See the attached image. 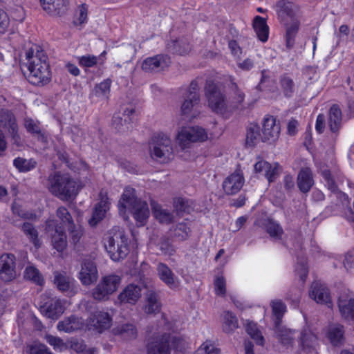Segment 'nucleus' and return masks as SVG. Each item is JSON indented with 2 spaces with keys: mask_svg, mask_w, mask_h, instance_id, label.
I'll use <instances>...</instances> for the list:
<instances>
[{
  "mask_svg": "<svg viewBox=\"0 0 354 354\" xmlns=\"http://www.w3.org/2000/svg\"><path fill=\"white\" fill-rule=\"evenodd\" d=\"M68 231L69 232L70 241L73 245L79 243L82 234L83 230L81 227L76 226L74 223L68 226Z\"/></svg>",
  "mask_w": 354,
  "mask_h": 354,
  "instance_id": "4d7b16f0",
  "label": "nucleus"
},
{
  "mask_svg": "<svg viewBox=\"0 0 354 354\" xmlns=\"http://www.w3.org/2000/svg\"><path fill=\"white\" fill-rule=\"evenodd\" d=\"M84 326L83 320L75 315L64 319L57 324V329L66 333H71L81 329Z\"/></svg>",
  "mask_w": 354,
  "mask_h": 354,
  "instance_id": "c85d7f7f",
  "label": "nucleus"
},
{
  "mask_svg": "<svg viewBox=\"0 0 354 354\" xmlns=\"http://www.w3.org/2000/svg\"><path fill=\"white\" fill-rule=\"evenodd\" d=\"M129 208L138 225L143 226L149 216V209L147 203L136 196V190L132 187H127L118 203L120 213H124Z\"/></svg>",
  "mask_w": 354,
  "mask_h": 354,
  "instance_id": "7ed1b4c3",
  "label": "nucleus"
},
{
  "mask_svg": "<svg viewBox=\"0 0 354 354\" xmlns=\"http://www.w3.org/2000/svg\"><path fill=\"white\" fill-rule=\"evenodd\" d=\"M261 139L260 128L257 124H251L247 130L246 144L254 146Z\"/></svg>",
  "mask_w": 354,
  "mask_h": 354,
  "instance_id": "09e8293b",
  "label": "nucleus"
},
{
  "mask_svg": "<svg viewBox=\"0 0 354 354\" xmlns=\"http://www.w3.org/2000/svg\"><path fill=\"white\" fill-rule=\"evenodd\" d=\"M56 215L61 222L67 227L74 223L71 214L65 207H59L56 211Z\"/></svg>",
  "mask_w": 354,
  "mask_h": 354,
  "instance_id": "13d9d810",
  "label": "nucleus"
},
{
  "mask_svg": "<svg viewBox=\"0 0 354 354\" xmlns=\"http://www.w3.org/2000/svg\"><path fill=\"white\" fill-rule=\"evenodd\" d=\"M30 354H53L48 347L42 344H34L30 347Z\"/></svg>",
  "mask_w": 354,
  "mask_h": 354,
  "instance_id": "774afa93",
  "label": "nucleus"
},
{
  "mask_svg": "<svg viewBox=\"0 0 354 354\" xmlns=\"http://www.w3.org/2000/svg\"><path fill=\"white\" fill-rule=\"evenodd\" d=\"M115 333L125 339H133L137 337V329L133 324H125L118 326Z\"/></svg>",
  "mask_w": 354,
  "mask_h": 354,
  "instance_id": "a19ab883",
  "label": "nucleus"
},
{
  "mask_svg": "<svg viewBox=\"0 0 354 354\" xmlns=\"http://www.w3.org/2000/svg\"><path fill=\"white\" fill-rule=\"evenodd\" d=\"M153 216L160 223L169 224L174 221V215L168 209L162 208L155 201L151 203Z\"/></svg>",
  "mask_w": 354,
  "mask_h": 354,
  "instance_id": "7c9ffc66",
  "label": "nucleus"
},
{
  "mask_svg": "<svg viewBox=\"0 0 354 354\" xmlns=\"http://www.w3.org/2000/svg\"><path fill=\"white\" fill-rule=\"evenodd\" d=\"M103 241L106 251L114 261L124 259L129 252L128 239L123 232L108 233Z\"/></svg>",
  "mask_w": 354,
  "mask_h": 354,
  "instance_id": "20e7f679",
  "label": "nucleus"
},
{
  "mask_svg": "<svg viewBox=\"0 0 354 354\" xmlns=\"http://www.w3.org/2000/svg\"><path fill=\"white\" fill-rule=\"evenodd\" d=\"M17 277L16 257L13 254L4 253L0 256V280L10 282Z\"/></svg>",
  "mask_w": 354,
  "mask_h": 354,
  "instance_id": "f8f14e48",
  "label": "nucleus"
},
{
  "mask_svg": "<svg viewBox=\"0 0 354 354\" xmlns=\"http://www.w3.org/2000/svg\"><path fill=\"white\" fill-rule=\"evenodd\" d=\"M299 23L297 19L292 20L290 25L286 28V46L288 48H292L295 44V39L299 30Z\"/></svg>",
  "mask_w": 354,
  "mask_h": 354,
  "instance_id": "de8ad7c7",
  "label": "nucleus"
},
{
  "mask_svg": "<svg viewBox=\"0 0 354 354\" xmlns=\"http://www.w3.org/2000/svg\"><path fill=\"white\" fill-rule=\"evenodd\" d=\"M140 286L131 283L127 285L118 295L115 304L120 306L127 304L135 305L142 295Z\"/></svg>",
  "mask_w": 354,
  "mask_h": 354,
  "instance_id": "4468645a",
  "label": "nucleus"
},
{
  "mask_svg": "<svg viewBox=\"0 0 354 354\" xmlns=\"http://www.w3.org/2000/svg\"><path fill=\"white\" fill-rule=\"evenodd\" d=\"M24 278L32 281L34 283L42 286L44 284V279L39 270L33 266H28L24 272Z\"/></svg>",
  "mask_w": 354,
  "mask_h": 354,
  "instance_id": "79ce46f5",
  "label": "nucleus"
},
{
  "mask_svg": "<svg viewBox=\"0 0 354 354\" xmlns=\"http://www.w3.org/2000/svg\"><path fill=\"white\" fill-rule=\"evenodd\" d=\"M297 186L303 193L308 192L314 185L312 171L308 167L302 168L297 175Z\"/></svg>",
  "mask_w": 354,
  "mask_h": 354,
  "instance_id": "bb28decb",
  "label": "nucleus"
},
{
  "mask_svg": "<svg viewBox=\"0 0 354 354\" xmlns=\"http://www.w3.org/2000/svg\"><path fill=\"white\" fill-rule=\"evenodd\" d=\"M279 88L285 97L291 98L297 92L298 86L290 74L283 73L279 77Z\"/></svg>",
  "mask_w": 354,
  "mask_h": 354,
  "instance_id": "393cba45",
  "label": "nucleus"
},
{
  "mask_svg": "<svg viewBox=\"0 0 354 354\" xmlns=\"http://www.w3.org/2000/svg\"><path fill=\"white\" fill-rule=\"evenodd\" d=\"M45 10L50 14L55 13L60 15L64 13L66 10L68 4L67 0H39Z\"/></svg>",
  "mask_w": 354,
  "mask_h": 354,
  "instance_id": "c756f323",
  "label": "nucleus"
},
{
  "mask_svg": "<svg viewBox=\"0 0 354 354\" xmlns=\"http://www.w3.org/2000/svg\"><path fill=\"white\" fill-rule=\"evenodd\" d=\"M205 96L209 108L216 113H223L226 108V98L221 89L212 81L205 86Z\"/></svg>",
  "mask_w": 354,
  "mask_h": 354,
  "instance_id": "1a4fd4ad",
  "label": "nucleus"
},
{
  "mask_svg": "<svg viewBox=\"0 0 354 354\" xmlns=\"http://www.w3.org/2000/svg\"><path fill=\"white\" fill-rule=\"evenodd\" d=\"M174 207L178 214L189 213L192 209L189 201L182 197L174 200Z\"/></svg>",
  "mask_w": 354,
  "mask_h": 354,
  "instance_id": "864d4df0",
  "label": "nucleus"
},
{
  "mask_svg": "<svg viewBox=\"0 0 354 354\" xmlns=\"http://www.w3.org/2000/svg\"><path fill=\"white\" fill-rule=\"evenodd\" d=\"M156 270L159 279L169 288L175 289L178 286V277L165 263H159Z\"/></svg>",
  "mask_w": 354,
  "mask_h": 354,
  "instance_id": "4be33fe9",
  "label": "nucleus"
},
{
  "mask_svg": "<svg viewBox=\"0 0 354 354\" xmlns=\"http://www.w3.org/2000/svg\"><path fill=\"white\" fill-rule=\"evenodd\" d=\"M322 176L325 181V185L329 190L336 194H341L339 192H338L337 186L329 170L326 169L322 170Z\"/></svg>",
  "mask_w": 354,
  "mask_h": 354,
  "instance_id": "5fc2aeb1",
  "label": "nucleus"
},
{
  "mask_svg": "<svg viewBox=\"0 0 354 354\" xmlns=\"http://www.w3.org/2000/svg\"><path fill=\"white\" fill-rule=\"evenodd\" d=\"M111 84V80L106 79L99 84H97L90 93V98L92 100H95V98L97 100L106 98L110 91Z\"/></svg>",
  "mask_w": 354,
  "mask_h": 354,
  "instance_id": "e433bc0d",
  "label": "nucleus"
},
{
  "mask_svg": "<svg viewBox=\"0 0 354 354\" xmlns=\"http://www.w3.org/2000/svg\"><path fill=\"white\" fill-rule=\"evenodd\" d=\"M255 173L264 176L270 183L279 176V165L274 163L271 165L267 161L261 160L256 162L254 165Z\"/></svg>",
  "mask_w": 354,
  "mask_h": 354,
  "instance_id": "aec40b11",
  "label": "nucleus"
},
{
  "mask_svg": "<svg viewBox=\"0 0 354 354\" xmlns=\"http://www.w3.org/2000/svg\"><path fill=\"white\" fill-rule=\"evenodd\" d=\"M238 326V320L236 316L229 311L225 312L223 324V331L226 333H230L237 328Z\"/></svg>",
  "mask_w": 354,
  "mask_h": 354,
  "instance_id": "a18cd8bd",
  "label": "nucleus"
},
{
  "mask_svg": "<svg viewBox=\"0 0 354 354\" xmlns=\"http://www.w3.org/2000/svg\"><path fill=\"white\" fill-rule=\"evenodd\" d=\"M21 230L36 248L40 247L41 243L38 239V232L32 223L29 222L24 223Z\"/></svg>",
  "mask_w": 354,
  "mask_h": 354,
  "instance_id": "37998d69",
  "label": "nucleus"
},
{
  "mask_svg": "<svg viewBox=\"0 0 354 354\" xmlns=\"http://www.w3.org/2000/svg\"><path fill=\"white\" fill-rule=\"evenodd\" d=\"M160 310V303L158 294L153 290H149L146 295V302L143 310L146 314H156Z\"/></svg>",
  "mask_w": 354,
  "mask_h": 354,
  "instance_id": "2f4dec72",
  "label": "nucleus"
},
{
  "mask_svg": "<svg viewBox=\"0 0 354 354\" xmlns=\"http://www.w3.org/2000/svg\"><path fill=\"white\" fill-rule=\"evenodd\" d=\"M309 296L318 304H324L328 307L332 305L331 298L328 288L319 282L312 283L309 291Z\"/></svg>",
  "mask_w": 354,
  "mask_h": 354,
  "instance_id": "6ab92c4d",
  "label": "nucleus"
},
{
  "mask_svg": "<svg viewBox=\"0 0 354 354\" xmlns=\"http://www.w3.org/2000/svg\"><path fill=\"white\" fill-rule=\"evenodd\" d=\"M196 354H219V350L209 342H205L197 350Z\"/></svg>",
  "mask_w": 354,
  "mask_h": 354,
  "instance_id": "e2e57ef3",
  "label": "nucleus"
},
{
  "mask_svg": "<svg viewBox=\"0 0 354 354\" xmlns=\"http://www.w3.org/2000/svg\"><path fill=\"white\" fill-rule=\"evenodd\" d=\"M110 201L106 193H100V202L95 205L92 218L89 220L91 225H96L103 219L106 212L109 209Z\"/></svg>",
  "mask_w": 354,
  "mask_h": 354,
  "instance_id": "5701e85b",
  "label": "nucleus"
},
{
  "mask_svg": "<svg viewBox=\"0 0 354 354\" xmlns=\"http://www.w3.org/2000/svg\"><path fill=\"white\" fill-rule=\"evenodd\" d=\"M280 131V124L277 122L276 119L273 116H266L263 120L261 139L263 141L273 142L279 138Z\"/></svg>",
  "mask_w": 354,
  "mask_h": 354,
  "instance_id": "a211bd4d",
  "label": "nucleus"
},
{
  "mask_svg": "<svg viewBox=\"0 0 354 354\" xmlns=\"http://www.w3.org/2000/svg\"><path fill=\"white\" fill-rule=\"evenodd\" d=\"M47 189L54 196L63 201L73 200L80 190L78 181L68 174L53 171L47 178Z\"/></svg>",
  "mask_w": 354,
  "mask_h": 354,
  "instance_id": "f03ea898",
  "label": "nucleus"
},
{
  "mask_svg": "<svg viewBox=\"0 0 354 354\" xmlns=\"http://www.w3.org/2000/svg\"><path fill=\"white\" fill-rule=\"evenodd\" d=\"M98 272L95 263L91 260H85L82 263L79 272V279L84 286H90L97 281Z\"/></svg>",
  "mask_w": 354,
  "mask_h": 354,
  "instance_id": "dca6fc26",
  "label": "nucleus"
},
{
  "mask_svg": "<svg viewBox=\"0 0 354 354\" xmlns=\"http://www.w3.org/2000/svg\"><path fill=\"white\" fill-rule=\"evenodd\" d=\"M266 230L274 239H280L283 234L282 227L272 220H268L266 224Z\"/></svg>",
  "mask_w": 354,
  "mask_h": 354,
  "instance_id": "8fccbe9b",
  "label": "nucleus"
},
{
  "mask_svg": "<svg viewBox=\"0 0 354 354\" xmlns=\"http://www.w3.org/2000/svg\"><path fill=\"white\" fill-rule=\"evenodd\" d=\"M40 311L45 317L55 320L64 313V307L61 299L46 292L41 296Z\"/></svg>",
  "mask_w": 354,
  "mask_h": 354,
  "instance_id": "0eeeda50",
  "label": "nucleus"
},
{
  "mask_svg": "<svg viewBox=\"0 0 354 354\" xmlns=\"http://www.w3.org/2000/svg\"><path fill=\"white\" fill-rule=\"evenodd\" d=\"M170 62L167 55H158L145 59L142 64V68L147 73L158 72L167 67Z\"/></svg>",
  "mask_w": 354,
  "mask_h": 354,
  "instance_id": "f3484780",
  "label": "nucleus"
},
{
  "mask_svg": "<svg viewBox=\"0 0 354 354\" xmlns=\"http://www.w3.org/2000/svg\"><path fill=\"white\" fill-rule=\"evenodd\" d=\"M13 165L20 172H28L35 169L37 162L33 158L25 159L19 157L14 160Z\"/></svg>",
  "mask_w": 354,
  "mask_h": 354,
  "instance_id": "c03bdc74",
  "label": "nucleus"
},
{
  "mask_svg": "<svg viewBox=\"0 0 354 354\" xmlns=\"http://www.w3.org/2000/svg\"><path fill=\"white\" fill-rule=\"evenodd\" d=\"M243 182L244 179L242 175L239 172H234L223 181V190L228 195L235 194L241 189Z\"/></svg>",
  "mask_w": 354,
  "mask_h": 354,
  "instance_id": "a878e982",
  "label": "nucleus"
},
{
  "mask_svg": "<svg viewBox=\"0 0 354 354\" xmlns=\"http://www.w3.org/2000/svg\"><path fill=\"white\" fill-rule=\"evenodd\" d=\"M271 307L276 326L280 324L281 318L286 310V306L281 300H274L271 302Z\"/></svg>",
  "mask_w": 354,
  "mask_h": 354,
  "instance_id": "49530a36",
  "label": "nucleus"
},
{
  "mask_svg": "<svg viewBox=\"0 0 354 354\" xmlns=\"http://www.w3.org/2000/svg\"><path fill=\"white\" fill-rule=\"evenodd\" d=\"M180 339L176 337H172L169 334H163L160 337L153 338L147 344L148 354H170V342L174 348H178L176 343Z\"/></svg>",
  "mask_w": 354,
  "mask_h": 354,
  "instance_id": "9b49d317",
  "label": "nucleus"
},
{
  "mask_svg": "<svg viewBox=\"0 0 354 354\" xmlns=\"http://www.w3.org/2000/svg\"><path fill=\"white\" fill-rule=\"evenodd\" d=\"M328 124L332 133H338L342 125V111L336 104L333 105L329 110Z\"/></svg>",
  "mask_w": 354,
  "mask_h": 354,
  "instance_id": "473e14b6",
  "label": "nucleus"
},
{
  "mask_svg": "<svg viewBox=\"0 0 354 354\" xmlns=\"http://www.w3.org/2000/svg\"><path fill=\"white\" fill-rule=\"evenodd\" d=\"M198 79L191 82L187 90L184 93V101L181 106V112L186 115L191 112L194 106L199 103L200 95L198 93Z\"/></svg>",
  "mask_w": 354,
  "mask_h": 354,
  "instance_id": "ddd939ff",
  "label": "nucleus"
},
{
  "mask_svg": "<svg viewBox=\"0 0 354 354\" xmlns=\"http://www.w3.org/2000/svg\"><path fill=\"white\" fill-rule=\"evenodd\" d=\"M207 138L205 130L200 127H183L177 135V143L183 149L189 147L191 142H203Z\"/></svg>",
  "mask_w": 354,
  "mask_h": 354,
  "instance_id": "6e6552de",
  "label": "nucleus"
},
{
  "mask_svg": "<svg viewBox=\"0 0 354 354\" xmlns=\"http://www.w3.org/2000/svg\"><path fill=\"white\" fill-rule=\"evenodd\" d=\"M168 48L174 53L181 55L187 54L191 49L189 44L183 40L174 41Z\"/></svg>",
  "mask_w": 354,
  "mask_h": 354,
  "instance_id": "603ef678",
  "label": "nucleus"
},
{
  "mask_svg": "<svg viewBox=\"0 0 354 354\" xmlns=\"http://www.w3.org/2000/svg\"><path fill=\"white\" fill-rule=\"evenodd\" d=\"M253 28L259 40L263 42L268 40L269 28L264 18L256 16L253 21Z\"/></svg>",
  "mask_w": 354,
  "mask_h": 354,
  "instance_id": "c9c22d12",
  "label": "nucleus"
},
{
  "mask_svg": "<svg viewBox=\"0 0 354 354\" xmlns=\"http://www.w3.org/2000/svg\"><path fill=\"white\" fill-rule=\"evenodd\" d=\"M0 128L7 129L15 142L20 140L16 118L11 111L7 109L0 110Z\"/></svg>",
  "mask_w": 354,
  "mask_h": 354,
  "instance_id": "2eb2a0df",
  "label": "nucleus"
},
{
  "mask_svg": "<svg viewBox=\"0 0 354 354\" xmlns=\"http://www.w3.org/2000/svg\"><path fill=\"white\" fill-rule=\"evenodd\" d=\"M296 272L299 276L301 280L304 283L307 277L308 270L306 266V259H303L297 262L296 267Z\"/></svg>",
  "mask_w": 354,
  "mask_h": 354,
  "instance_id": "0e129e2a",
  "label": "nucleus"
},
{
  "mask_svg": "<svg viewBox=\"0 0 354 354\" xmlns=\"http://www.w3.org/2000/svg\"><path fill=\"white\" fill-rule=\"evenodd\" d=\"M150 153L151 158L160 163L171 161L174 156L171 139L163 133L154 136L151 143Z\"/></svg>",
  "mask_w": 354,
  "mask_h": 354,
  "instance_id": "39448f33",
  "label": "nucleus"
},
{
  "mask_svg": "<svg viewBox=\"0 0 354 354\" xmlns=\"http://www.w3.org/2000/svg\"><path fill=\"white\" fill-rule=\"evenodd\" d=\"M54 283L59 290L66 292L73 287L74 280L66 273L56 271L54 272Z\"/></svg>",
  "mask_w": 354,
  "mask_h": 354,
  "instance_id": "4c0bfd02",
  "label": "nucleus"
},
{
  "mask_svg": "<svg viewBox=\"0 0 354 354\" xmlns=\"http://www.w3.org/2000/svg\"><path fill=\"white\" fill-rule=\"evenodd\" d=\"M190 234V229L185 223H179L171 230V236L177 241L186 240Z\"/></svg>",
  "mask_w": 354,
  "mask_h": 354,
  "instance_id": "ea45409f",
  "label": "nucleus"
},
{
  "mask_svg": "<svg viewBox=\"0 0 354 354\" xmlns=\"http://www.w3.org/2000/svg\"><path fill=\"white\" fill-rule=\"evenodd\" d=\"M46 232L50 238L51 245L59 252H62L67 247V236L62 226L57 221L48 220L46 223Z\"/></svg>",
  "mask_w": 354,
  "mask_h": 354,
  "instance_id": "9d476101",
  "label": "nucleus"
},
{
  "mask_svg": "<svg viewBox=\"0 0 354 354\" xmlns=\"http://www.w3.org/2000/svg\"><path fill=\"white\" fill-rule=\"evenodd\" d=\"M45 339L55 350L62 351L64 347V343L60 337L52 335H46Z\"/></svg>",
  "mask_w": 354,
  "mask_h": 354,
  "instance_id": "680f3d73",
  "label": "nucleus"
},
{
  "mask_svg": "<svg viewBox=\"0 0 354 354\" xmlns=\"http://www.w3.org/2000/svg\"><path fill=\"white\" fill-rule=\"evenodd\" d=\"M277 11L281 19L289 17L292 20L295 19L296 6L291 2L284 0L279 1L277 4Z\"/></svg>",
  "mask_w": 354,
  "mask_h": 354,
  "instance_id": "f704fd0d",
  "label": "nucleus"
},
{
  "mask_svg": "<svg viewBox=\"0 0 354 354\" xmlns=\"http://www.w3.org/2000/svg\"><path fill=\"white\" fill-rule=\"evenodd\" d=\"M327 336L333 346H341L344 342V330L343 326L340 324H333L330 326Z\"/></svg>",
  "mask_w": 354,
  "mask_h": 354,
  "instance_id": "72a5a7b5",
  "label": "nucleus"
},
{
  "mask_svg": "<svg viewBox=\"0 0 354 354\" xmlns=\"http://www.w3.org/2000/svg\"><path fill=\"white\" fill-rule=\"evenodd\" d=\"M98 57L94 55H86L78 57L79 64L82 67L90 68L95 66L98 62Z\"/></svg>",
  "mask_w": 354,
  "mask_h": 354,
  "instance_id": "bf43d9fd",
  "label": "nucleus"
},
{
  "mask_svg": "<svg viewBox=\"0 0 354 354\" xmlns=\"http://www.w3.org/2000/svg\"><path fill=\"white\" fill-rule=\"evenodd\" d=\"M338 307L342 317L346 320L354 319V297L348 294L340 295Z\"/></svg>",
  "mask_w": 354,
  "mask_h": 354,
  "instance_id": "412c9836",
  "label": "nucleus"
},
{
  "mask_svg": "<svg viewBox=\"0 0 354 354\" xmlns=\"http://www.w3.org/2000/svg\"><path fill=\"white\" fill-rule=\"evenodd\" d=\"M231 89L233 92V102L236 104V106L241 105L245 99V94L238 87L237 84L234 82H232Z\"/></svg>",
  "mask_w": 354,
  "mask_h": 354,
  "instance_id": "052dcab7",
  "label": "nucleus"
},
{
  "mask_svg": "<svg viewBox=\"0 0 354 354\" xmlns=\"http://www.w3.org/2000/svg\"><path fill=\"white\" fill-rule=\"evenodd\" d=\"M112 319L106 312L96 311L89 318V324L99 332H102L111 326Z\"/></svg>",
  "mask_w": 354,
  "mask_h": 354,
  "instance_id": "b1692460",
  "label": "nucleus"
},
{
  "mask_svg": "<svg viewBox=\"0 0 354 354\" xmlns=\"http://www.w3.org/2000/svg\"><path fill=\"white\" fill-rule=\"evenodd\" d=\"M214 289L217 295L225 296L226 292L225 280L223 277H218L214 281Z\"/></svg>",
  "mask_w": 354,
  "mask_h": 354,
  "instance_id": "69168bd1",
  "label": "nucleus"
},
{
  "mask_svg": "<svg viewBox=\"0 0 354 354\" xmlns=\"http://www.w3.org/2000/svg\"><path fill=\"white\" fill-rule=\"evenodd\" d=\"M24 126L27 131L37 137L39 141L45 144L48 142V136L44 130L41 129L38 121L29 118H25Z\"/></svg>",
  "mask_w": 354,
  "mask_h": 354,
  "instance_id": "cd10ccee",
  "label": "nucleus"
},
{
  "mask_svg": "<svg viewBox=\"0 0 354 354\" xmlns=\"http://www.w3.org/2000/svg\"><path fill=\"white\" fill-rule=\"evenodd\" d=\"M30 74L28 81L34 85L43 86L48 84L51 77L48 57L40 46L35 45L26 53Z\"/></svg>",
  "mask_w": 354,
  "mask_h": 354,
  "instance_id": "f257e3e1",
  "label": "nucleus"
},
{
  "mask_svg": "<svg viewBox=\"0 0 354 354\" xmlns=\"http://www.w3.org/2000/svg\"><path fill=\"white\" fill-rule=\"evenodd\" d=\"M246 331L248 334L253 339L257 344L263 345L264 338L261 333L257 328V324L253 322H249L246 326Z\"/></svg>",
  "mask_w": 354,
  "mask_h": 354,
  "instance_id": "3c124183",
  "label": "nucleus"
},
{
  "mask_svg": "<svg viewBox=\"0 0 354 354\" xmlns=\"http://www.w3.org/2000/svg\"><path fill=\"white\" fill-rule=\"evenodd\" d=\"M10 25V19L8 14L0 8V33L3 34Z\"/></svg>",
  "mask_w": 354,
  "mask_h": 354,
  "instance_id": "338daca9",
  "label": "nucleus"
},
{
  "mask_svg": "<svg viewBox=\"0 0 354 354\" xmlns=\"http://www.w3.org/2000/svg\"><path fill=\"white\" fill-rule=\"evenodd\" d=\"M122 279L117 274H108L101 278L97 286L91 290L94 300L102 301L108 300L121 283Z\"/></svg>",
  "mask_w": 354,
  "mask_h": 354,
  "instance_id": "423d86ee",
  "label": "nucleus"
},
{
  "mask_svg": "<svg viewBox=\"0 0 354 354\" xmlns=\"http://www.w3.org/2000/svg\"><path fill=\"white\" fill-rule=\"evenodd\" d=\"M301 346L303 350L310 352L315 348L317 337L308 329H304L301 333Z\"/></svg>",
  "mask_w": 354,
  "mask_h": 354,
  "instance_id": "58836bf2",
  "label": "nucleus"
},
{
  "mask_svg": "<svg viewBox=\"0 0 354 354\" xmlns=\"http://www.w3.org/2000/svg\"><path fill=\"white\" fill-rule=\"evenodd\" d=\"M277 335L279 341L285 346L290 345L293 341V333L292 330L286 328H277Z\"/></svg>",
  "mask_w": 354,
  "mask_h": 354,
  "instance_id": "6e6d98bb",
  "label": "nucleus"
}]
</instances>
